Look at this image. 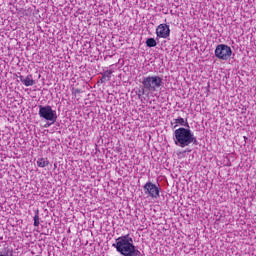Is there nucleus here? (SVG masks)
Segmentation results:
<instances>
[{"label": "nucleus", "mask_w": 256, "mask_h": 256, "mask_svg": "<svg viewBox=\"0 0 256 256\" xmlns=\"http://www.w3.org/2000/svg\"><path fill=\"white\" fill-rule=\"evenodd\" d=\"M179 125H181V127H187V125L189 124L187 123V121H185L184 118L181 117L175 118L170 122V127L172 129H177Z\"/></svg>", "instance_id": "obj_8"}, {"label": "nucleus", "mask_w": 256, "mask_h": 256, "mask_svg": "<svg viewBox=\"0 0 256 256\" xmlns=\"http://www.w3.org/2000/svg\"><path fill=\"white\" fill-rule=\"evenodd\" d=\"M112 247L123 256H141V251L135 247L133 238L129 234L118 237Z\"/></svg>", "instance_id": "obj_1"}, {"label": "nucleus", "mask_w": 256, "mask_h": 256, "mask_svg": "<svg viewBox=\"0 0 256 256\" xmlns=\"http://www.w3.org/2000/svg\"><path fill=\"white\" fill-rule=\"evenodd\" d=\"M38 108V115L40 119H44L45 121L55 124L57 121V110H53V107L50 105H39Z\"/></svg>", "instance_id": "obj_4"}, {"label": "nucleus", "mask_w": 256, "mask_h": 256, "mask_svg": "<svg viewBox=\"0 0 256 256\" xmlns=\"http://www.w3.org/2000/svg\"><path fill=\"white\" fill-rule=\"evenodd\" d=\"M36 163L39 167L43 168L49 165V160L47 158H38Z\"/></svg>", "instance_id": "obj_11"}, {"label": "nucleus", "mask_w": 256, "mask_h": 256, "mask_svg": "<svg viewBox=\"0 0 256 256\" xmlns=\"http://www.w3.org/2000/svg\"><path fill=\"white\" fill-rule=\"evenodd\" d=\"M39 225V210H36L34 215V227H39Z\"/></svg>", "instance_id": "obj_13"}, {"label": "nucleus", "mask_w": 256, "mask_h": 256, "mask_svg": "<svg viewBox=\"0 0 256 256\" xmlns=\"http://www.w3.org/2000/svg\"><path fill=\"white\" fill-rule=\"evenodd\" d=\"M74 95H78L79 93H81L80 89H74L73 90Z\"/></svg>", "instance_id": "obj_15"}, {"label": "nucleus", "mask_w": 256, "mask_h": 256, "mask_svg": "<svg viewBox=\"0 0 256 256\" xmlns=\"http://www.w3.org/2000/svg\"><path fill=\"white\" fill-rule=\"evenodd\" d=\"M156 35H157V37H160L161 39H167V37H169V35H171V29H169V25L160 24L156 28Z\"/></svg>", "instance_id": "obj_7"}, {"label": "nucleus", "mask_w": 256, "mask_h": 256, "mask_svg": "<svg viewBox=\"0 0 256 256\" xmlns=\"http://www.w3.org/2000/svg\"><path fill=\"white\" fill-rule=\"evenodd\" d=\"M173 141L177 147L182 149L189 147V145H199L197 137L193 134V131L188 128H178L173 133Z\"/></svg>", "instance_id": "obj_2"}, {"label": "nucleus", "mask_w": 256, "mask_h": 256, "mask_svg": "<svg viewBox=\"0 0 256 256\" xmlns=\"http://www.w3.org/2000/svg\"><path fill=\"white\" fill-rule=\"evenodd\" d=\"M144 194L147 195V197H151V199H159L161 188L157 186V184H154L153 182H146V184L143 186Z\"/></svg>", "instance_id": "obj_6"}, {"label": "nucleus", "mask_w": 256, "mask_h": 256, "mask_svg": "<svg viewBox=\"0 0 256 256\" xmlns=\"http://www.w3.org/2000/svg\"><path fill=\"white\" fill-rule=\"evenodd\" d=\"M113 74L112 70H107L102 75L101 79L98 81V83H105L106 81H111V75Z\"/></svg>", "instance_id": "obj_10"}, {"label": "nucleus", "mask_w": 256, "mask_h": 256, "mask_svg": "<svg viewBox=\"0 0 256 256\" xmlns=\"http://www.w3.org/2000/svg\"><path fill=\"white\" fill-rule=\"evenodd\" d=\"M147 47H157V41L154 38H148L146 40Z\"/></svg>", "instance_id": "obj_12"}, {"label": "nucleus", "mask_w": 256, "mask_h": 256, "mask_svg": "<svg viewBox=\"0 0 256 256\" xmlns=\"http://www.w3.org/2000/svg\"><path fill=\"white\" fill-rule=\"evenodd\" d=\"M21 83H23V85H25V87H33V85H35V80H33V75L29 74L28 76H26V78H24L22 75L18 76Z\"/></svg>", "instance_id": "obj_9"}, {"label": "nucleus", "mask_w": 256, "mask_h": 256, "mask_svg": "<svg viewBox=\"0 0 256 256\" xmlns=\"http://www.w3.org/2000/svg\"><path fill=\"white\" fill-rule=\"evenodd\" d=\"M51 125H53L51 122L50 123H46L45 125H44V127H51Z\"/></svg>", "instance_id": "obj_16"}, {"label": "nucleus", "mask_w": 256, "mask_h": 256, "mask_svg": "<svg viewBox=\"0 0 256 256\" xmlns=\"http://www.w3.org/2000/svg\"><path fill=\"white\" fill-rule=\"evenodd\" d=\"M214 55L220 61H228V59H231V55H233V50L226 44H219L216 46Z\"/></svg>", "instance_id": "obj_5"}, {"label": "nucleus", "mask_w": 256, "mask_h": 256, "mask_svg": "<svg viewBox=\"0 0 256 256\" xmlns=\"http://www.w3.org/2000/svg\"><path fill=\"white\" fill-rule=\"evenodd\" d=\"M0 256H13V249H8L6 251V254H1L0 253Z\"/></svg>", "instance_id": "obj_14"}, {"label": "nucleus", "mask_w": 256, "mask_h": 256, "mask_svg": "<svg viewBox=\"0 0 256 256\" xmlns=\"http://www.w3.org/2000/svg\"><path fill=\"white\" fill-rule=\"evenodd\" d=\"M140 83H142V95H145L146 92L155 93L163 87V77L159 75L145 76Z\"/></svg>", "instance_id": "obj_3"}]
</instances>
